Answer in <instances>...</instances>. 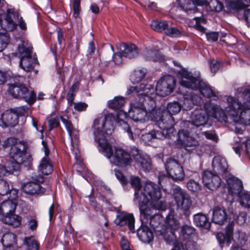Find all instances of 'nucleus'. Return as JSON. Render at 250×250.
Returning a JSON list of instances; mask_svg holds the SVG:
<instances>
[{
	"label": "nucleus",
	"instance_id": "obj_1",
	"mask_svg": "<svg viewBox=\"0 0 250 250\" xmlns=\"http://www.w3.org/2000/svg\"><path fill=\"white\" fill-rule=\"evenodd\" d=\"M98 144L100 151L110 160L111 164L120 167H125L131 164L132 160L126 151L120 147L113 149L106 140L103 138H98Z\"/></svg>",
	"mask_w": 250,
	"mask_h": 250
},
{
	"label": "nucleus",
	"instance_id": "obj_2",
	"mask_svg": "<svg viewBox=\"0 0 250 250\" xmlns=\"http://www.w3.org/2000/svg\"><path fill=\"white\" fill-rule=\"evenodd\" d=\"M228 106L226 109L228 115L233 117L236 122L244 125L250 124V105L243 104L238 99L231 96L227 98Z\"/></svg>",
	"mask_w": 250,
	"mask_h": 250
},
{
	"label": "nucleus",
	"instance_id": "obj_3",
	"mask_svg": "<svg viewBox=\"0 0 250 250\" xmlns=\"http://www.w3.org/2000/svg\"><path fill=\"white\" fill-rule=\"evenodd\" d=\"M9 155L12 159L9 162L11 165L9 168L17 171L20 168L21 164L29 165L32 160L31 155L27 153L25 145L21 142H19L18 144L12 146Z\"/></svg>",
	"mask_w": 250,
	"mask_h": 250
},
{
	"label": "nucleus",
	"instance_id": "obj_4",
	"mask_svg": "<svg viewBox=\"0 0 250 250\" xmlns=\"http://www.w3.org/2000/svg\"><path fill=\"white\" fill-rule=\"evenodd\" d=\"M118 119L120 118L115 117L113 114L108 113L104 118H98L94 120L93 125L94 129L93 133L95 141L97 143L98 138H103L105 139L103 130H104L106 134L111 133V131L114 129V124H117Z\"/></svg>",
	"mask_w": 250,
	"mask_h": 250
},
{
	"label": "nucleus",
	"instance_id": "obj_5",
	"mask_svg": "<svg viewBox=\"0 0 250 250\" xmlns=\"http://www.w3.org/2000/svg\"><path fill=\"white\" fill-rule=\"evenodd\" d=\"M17 21L22 31H26L27 25L21 17L19 14L11 9H8L7 14L3 16V18L0 20L1 28L6 31H12L17 27Z\"/></svg>",
	"mask_w": 250,
	"mask_h": 250
},
{
	"label": "nucleus",
	"instance_id": "obj_6",
	"mask_svg": "<svg viewBox=\"0 0 250 250\" xmlns=\"http://www.w3.org/2000/svg\"><path fill=\"white\" fill-rule=\"evenodd\" d=\"M144 190L150 197V205L154 208L158 210L165 208V203L161 200V190L157 184L151 182H146L145 184Z\"/></svg>",
	"mask_w": 250,
	"mask_h": 250
},
{
	"label": "nucleus",
	"instance_id": "obj_7",
	"mask_svg": "<svg viewBox=\"0 0 250 250\" xmlns=\"http://www.w3.org/2000/svg\"><path fill=\"white\" fill-rule=\"evenodd\" d=\"M9 92L15 98L24 99L29 104H32L36 100V95L33 91H29L24 84L14 83L9 85Z\"/></svg>",
	"mask_w": 250,
	"mask_h": 250
},
{
	"label": "nucleus",
	"instance_id": "obj_8",
	"mask_svg": "<svg viewBox=\"0 0 250 250\" xmlns=\"http://www.w3.org/2000/svg\"><path fill=\"white\" fill-rule=\"evenodd\" d=\"M152 120L156 122L158 126L162 130L171 129L174 125V118L167 111L153 110L151 113Z\"/></svg>",
	"mask_w": 250,
	"mask_h": 250
},
{
	"label": "nucleus",
	"instance_id": "obj_9",
	"mask_svg": "<svg viewBox=\"0 0 250 250\" xmlns=\"http://www.w3.org/2000/svg\"><path fill=\"white\" fill-rule=\"evenodd\" d=\"M176 85V80L170 76H165L158 82L156 87L157 94L162 97L167 96L171 94Z\"/></svg>",
	"mask_w": 250,
	"mask_h": 250
},
{
	"label": "nucleus",
	"instance_id": "obj_10",
	"mask_svg": "<svg viewBox=\"0 0 250 250\" xmlns=\"http://www.w3.org/2000/svg\"><path fill=\"white\" fill-rule=\"evenodd\" d=\"M167 174L174 180H181L184 177V172L181 165L175 160L169 158L165 164Z\"/></svg>",
	"mask_w": 250,
	"mask_h": 250
},
{
	"label": "nucleus",
	"instance_id": "obj_11",
	"mask_svg": "<svg viewBox=\"0 0 250 250\" xmlns=\"http://www.w3.org/2000/svg\"><path fill=\"white\" fill-rule=\"evenodd\" d=\"M202 181L207 188L213 191L220 187L221 179L215 173H214L210 170H205L202 175Z\"/></svg>",
	"mask_w": 250,
	"mask_h": 250
},
{
	"label": "nucleus",
	"instance_id": "obj_12",
	"mask_svg": "<svg viewBox=\"0 0 250 250\" xmlns=\"http://www.w3.org/2000/svg\"><path fill=\"white\" fill-rule=\"evenodd\" d=\"M131 153L136 164L145 171L151 168V159L149 156L141 153L136 147L131 148Z\"/></svg>",
	"mask_w": 250,
	"mask_h": 250
},
{
	"label": "nucleus",
	"instance_id": "obj_13",
	"mask_svg": "<svg viewBox=\"0 0 250 250\" xmlns=\"http://www.w3.org/2000/svg\"><path fill=\"white\" fill-rule=\"evenodd\" d=\"M129 117L134 122L144 123L148 120L147 113L143 105L132 104L128 112Z\"/></svg>",
	"mask_w": 250,
	"mask_h": 250
},
{
	"label": "nucleus",
	"instance_id": "obj_14",
	"mask_svg": "<svg viewBox=\"0 0 250 250\" xmlns=\"http://www.w3.org/2000/svg\"><path fill=\"white\" fill-rule=\"evenodd\" d=\"M234 224L229 223L225 228V232H218L216 237L220 246L223 248L224 245L229 246L231 243L233 233Z\"/></svg>",
	"mask_w": 250,
	"mask_h": 250
},
{
	"label": "nucleus",
	"instance_id": "obj_15",
	"mask_svg": "<svg viewBox=\"0 0 250 250\" xmlns=\"http://www.w3.org/2000/svg\"><path fill=\"white\" fill-rule=\"evenodd\" d=\"M134 202L139 204L140 211V220L142 223L147 224L149 219L154 215L152 210L157 209L154 208L150 205V203L148 204L149 201L147 198L146 202H139L138 201H134Z\"/></svg>",
	"mask_w": 250,
	"mask_h": 250
},
{
	"label": "nucleus",
	"instance_id": "obj_16",
	"mask_svg": "<svg viewBox=\"0 0 250 250\" xmlns=\"http://www.w3.org/2000/svg\"><path fill=\"white\" fill-rule=\"evenodd\" d=\"M34 181L30 182L25 184L22 187L23 191L28 194H38L41 192V186L38 183H42L43 181V177L42 176L35 175L32 177Z\"/></svg>",
	"mask_w": 250,
	"mask_h": 250
},
{
	"label": "nucleus",
	"instance_id": "obj_17",
	"mask_svg": "<svg viewBox=\"0 0 250 250\" xmlns=\"http://www.w3.org/2000/svg\"><path fill=\"white\" fill-rule=\"evenodd\" d=\"M43 151L45 153V156L42 159L39 168L42 174L49 175L53 171V166L48 156L49 154V149L46 143L44 141H42Z\"/></svg>",
	"mask_w": 250,
	"mask_h": 250
},
{
	"label": "nucleus",
	"instance_id": "obj_18",
	"mask_svg": "<svg viewBox=\"0 0 250 250\" xmlns=\"http://www.w3.org/2000/svg\"><path fill=\"white\" fill-rule=\"evenodd\" d=\"M190 118L191 121H188V123L191 122L196 126L205 125L208 120L206 112L203 109L197 107L191 112Z\"/></svg>",
	"mask_w": 250,
	"mask_h": 250
},
{
	"label": "nucleus",
	"instance_id": "obj_19",
	"mask_svg": "<svg viewBox=\"0 0 250 250\" xmlns=\"http://www.w3.org/2000/svg\"><path fill=\"white\" fill-rule=\"evenodd\" d=\"M18 123V116L12 111H6L0 119V126L3 128L14 127Z\"/></svg>",
	"mask_w": 250,
	"mask_h": 250
},
{
	"label": "nucleus",
	"instance_id": "obj_20",
	"mask_svg": "<svg viewBox=\"0 0 250 250\" xmlns=\"http://www.w3.org/2000/svg\"><path fill=\"white\" fill-rule=\"evenodd\" d=\"M130 183L135 190L134 201H138L139 202H146V195L141 191L142 186L140 178L132 176L130 177Z\"/></svg>",
	"mask_w": 250,
	"mask_h": 250
},
{
	"label": "nucleus",
	"instance_id": "obj_21",
	"mask_svg": "<svg viewBox=\"0 0 250 250\" xmlns=\"http://www.w3.org/2000/svg\"><path fill=\"white\" fill-rule=\"evenodd\" d=\"M154 92V88L151 84L144 83H141L135 86H130L128 90V94L135 92L139 96H146L148 97Z\"/></svg>",
	"mask_w": 250,
	"mask_h": 250
},
{
	"label": "nucleus",
	"instance_id": "obj_22",
	"mask_svg": "<svg viewBox=\"0 0 250 250\" xmlns=\"http://www.w3.org/2000/svg\"><path fill=\"white\" fill-rule=\"evenodd\" d=\"M193 90H198L200 93L204 97L212 99L213 100L216 101L218 97L215 92L212 89L209 84L205 82H200L196 87Z\"/></svg>",
	"mask_w": 250,
	"mask_h": 250
},
{
	"label": "nucleus",
	"instance_id": "obj_23",
	"mask_svg": "<svg viewBox=\"0 0 250 250\" xmlns=\"http://www.w3.org/2000/svg\"><path fill=\"white\" fill-rule=\"evenodd\" d=\"M116 225L120 226L127 225L129 230L133 233L135 232V219L131 214H120L115 220Z\"/></svg>",
	"mask_w": 250,
	"mask_h": 250
},
{
	"label": "nucleus",
	"instance_id": "obj_24",
	"mask_svg": "<svg viewBox=\"0 0 250 250\" xmlns=\"http://www.w3.org/2000/svg\"><path fill=\"white\" fill-rule=\"evenodd\" d=\"M227 183L229 192L232 196L236 195L238 196L243 192V183L239 179L232 177L229 179Z\"/></svg>",
	"mask_w": 250,
	"mask_h": 250
},
{
	"label": "nucleus",
	"instance_id": "obj_25",
	"mask_svg": "<svg viewBox=\"0 0 250 250\" xmlns=\"http://www.w3.org/2000/svg\"><path fill=\"white\" fill-rule=\"evenodd\" d=\"M212 167L213 171L217 174H223L228 172V165L224 158L214 157L212 161Z\"/></svg>",
	"mask_w": 250,
	"mask_h": 250
},
{
	"label": "nucleus",
	"instance_id": "obj_26",
	"mask_svg": "<svg viewBox=\"0 0 250 250\" xmlns=\"http://www.w3.org/2000/svg\"><path fill=\"white\" fill-rule=\"evenodd\" d=\"M228 217L225 209L215 207L213 209L211 221L215 224L221 225L227 221Z\"/></svg>",
	"mask_w": 250,
	"mask_h": 250
},
{
	"label": "nucleus",
	"instance_id": "obj_27",
	"mask_svg": "<svg viewBox=\"0 0 250 250\" xmlns=\"http://www.w3.org/2000/svg\"><path fill=\"white\" fill-rule=\"evenodd\" d=\"M146 224L142 223L141 226L137 229V235L142 242L148 243L153 240V234Z\"/></svg>",
	"mask_w": 250,
	"mask_h": 250
},
{
	"label": "nucleus",
	"instance_id": "obj_28",
	"mask_svg": "<svg viewBox=\"0 0 250 250\" xmlns=\"http://www.w3.org/2000/svg\"><path fill=\"white\" fill-rule=\"evenodd\" d=\"M32 47L27 41H22L18 47L16 55L21 59L30 57L32 54Z\"/></svg>",
	"mask_w": 250,
	"mask_h": 250
},
{
	"label": "nucleus",
	"instance_id": "obj_29",
	"mask_svg": "<svg viewBox=\"0 0 250 250\" xmlns=\"http://www.w3.org/2000/svg\"><path fill=\"white\" fill-rule=\"evenodd\" d=\"M123 53V56L125 58L129 59L136 57L138 55V51L137 47L134 44L122 43L121 45V49Z\"/></svg>",
	"mask_w": 250,
	"mask_h": 250
},
{
	"label": "nucleus",
	"instance_id": "obj_30",
	"mask_svg": "<svg viewBox=\"0 0 250 250\" xmlns=\"http://www.w3.org/2000/svg\"><path fill=\"white\" fill-rule=\"evenodd\" d=\"M193 221L197 227H201L206 229H209L211 227V222L209 221V218L202 213L194 215Z\"/></svg>",
	"mask_w": 250,
	"mask_h": 250
},
{
	"label": "nucleus",
	"instance_id": "obj_31",
	"mask_svg": "<svg viewBox=\"0 0 250 250\" xmlns=\"http://www.w3.org/2000/svg\"><path fill=\"white\" fill-rule=\"evenodd\" d=\"M17 207L16 203L11 200L3 201L0 205V214L4 216L14 213Z\"/></svg>",
	"mask_w": 250,
	"mask_h": 250
},
{
	"label": "nucleus",
	"instance_id": "obj_32",
	"mask_svg": "<svg viewBox=\"0 0 250 250\" xmlns=\"http://www.w3.org/2000/svg\"><path fill=\"white\" fill-rule=\"evenodd\" d=\"M197 238L196 229L188 225V250H200L195 240Z\"/></svg>",
	"mask_w": 250,
	"mask_h": 250
},
{
	"label": "nucleus",
	"instance_id": "obj_33",
	"mask_svg": "<svg viewBox=\"0 0 250 250\" xmlns=\"http://www.w3.org/2000/svg\"><path fill=\"white\" fill-rule=\"evenodd\" d=\"M203 81L198 70H191L188 71V89L196 87L200 82Z\"/></svg>",
	"mask_w": 250,
	"mask_h": 250
},
{
	"label": "nucleus",
	"instance_id": "obj_34",
	"mask_svg": "<svg viewBox=\"0 0 250 250\" xmlns=\"http://www.w3.org/2000/svg\"><path fill=\"white\" fill-rule=\"evenodd\" d=\"M3 222L14 228H17L21 224V217L14 213L6 215L2 218Z\"/></svg>",
	"mask_w": 250,
	"mask_h": 250
},
{
	"label": "nucleus",
	"instance_id": "obj_35",
	"mask_svg": "<svg viewBox=\"0 0 250 250\" xmlns=\"http://www.w3.org/2000/svg\"><path fill=\"white\" fill-rule=\"evenodd\" d=\"M39 244L33 237L24 238L21 250H39Z\"/></svg>",
	"mask_w": 250,
	"mask_h": 250
},
{
	"label": "nucleus",
	"instance_id": "obj_36",
	"mask_svg": "<svg viewBox=\"0 0 250 250\" xmlns=\"http://www.w3.org/2000/svg\"><path fill=\"white\" fill-rule=\"evenodd\" d=\"M238 97L243 104L250 105V85L238 89Z\"/></svg>",
	"mask_w": 250,
	"mask_h": 250
},
{
	"label": "nucleus",
	"instance_id": "obj_37",
	"mask_svg": "<svg viewBox=\"0 0 250 250\" xmlns=\"http://www.w3.org/2000/svg\"><path fill=\"white\" fill-rule=\"evenodd\" d=\"M246 1L247 0H228L225 1V3L227 7L229 10L238 11L248 6L247 4L244 2Z\"/></svg>",
	"mask_w": 250,
	"mask_h": 250
},
{
	"label": "nucleus",
	"instance_id": "obj_38",
	"mask_svg": "<svg viewBox=\"0 0 250 250\" xmlns=\"http://www.w3.org/2000/svg\"><path fill=\"white\" fill-rule=\"evenodd\" d=\"M70 149L75 155V158L76 159V163L74 164L73 168V169L77 170L78 172H80L81 170L83 169L84 166L81 157L78 145L74 148H72L71 146Z\"/></svg>",
	"mask_w": 250,
	"mask_h": 250
},
{
	"label": "nucleus",
	"instance_id": "obj_39",
	"mask_svg": "<svg viewBox=\"0 0 250 250\" xmlns=\"http://www.w3.org/2000/svg\"><path fill=\"white\" fill-rule=\"evenodd\" d=\"M37 59L32 57V56L20 59V66L26 71H30L34 68V65L36 63Z\"/></svg>",
	"mask_w": 250,
	"mask_h": 250
},
{
	"label": "nucleus",
	"instance_id": "obj_40",
	"mask_svg": "<svg viewBox=\"0 0 250 250\" xmlns=\"http://www.w3.org/2000/svg\"><path fill=\"white\" fill-rule=\"evenodd\" d=\"M163 137H164V134L161 131L152 130L147 133L143 134L141 138L143 141L146 144L149 143L153 139H161Z\"/></svg>",
	"mask_w": 250,
	"mask_h": 250
},
{
	"label": "nucleus",
	"instance_id": "obj_41",
	"mask_svg": "<svg viewBox=\"0 0 250 250\" xmlns=\"http://www.w3.org/2000/svg\"><path fill=\"white\" fill-rule=\"evenodd\" d=\"M177 145L181 148H184L187 150L188 146V131L184 129H181L178 133Z\"/></svg>",
	"mask_w": 250,
	"mask_h": 250
},
{
	"label": "nucleus",
	"instance_id": "obj_42",
	"mask_svg": "<svg viewBox=\"0 0 250 250\" xmlns=\"http://www.w3.org/2000/svg\"><path fill=\"white\" fill-rule=\"evenodd\" d=\"M166 224L167 228L166 230L168 232L170 230L174 232L179 228V223L177 220L174 218L173 214L171 212L169 213L166 217Z\"/></svg>",
	"mask_w": 250,
	"mask_h": 250
},
{
	"label": "nucleus",
	"instance_id": "obj_43",
	"mask_svg": "<svg viewBox=\"0 0 250 250\" xmlns=\"http://www.w3.org/2000/svg\"><path fill=\"white\" fill-rule=\"evenodd\" d=\"M1 242L3 246L17 245V236L13 233H5L2 236Z\"/></svg>",
	"mask_w": 250,
	"mask_h": 250
},
{
	"label": "nucleus",
	"instance_id": "obj_44",
	"mask_svg": "<svg viewBox=\"0 0 250 250\" xmlns=\"http://www.w3.org/2000/svg\"><path fill=\"white\" fill-rule=\"evenodd\" d=\"M177 77L179 83L183 88H188V71L186 69L182 68L177 73Z\"/></svg>",
	"mask_w": 250,
	"mask_h": 250
},
{
	"label": "nucleus",
	"instance_id": "obj_45",
	"mask_svg": "<svg viewBox=\"0 0 250 250\" xmlns=\"http://www.w3.org/2000/svg\"><path fill=\"white\" fill-rule=\"evenodd\" d=\"M218 106L219 105L210 102H206L204 104L203 110L206 112L208 119L209 117H213L214 116L216 111L218 109Z\"/></svg>",
	"mask_w": 250,
	"mask_h": 250
},
{
	"label": "nucleus",
	"instance_id": "obj_46",
	"mask_svg": "<svg viewBox=\"0 0 250 250\" xmlns=\"http://www.w3.org/2000/svg\"><path fill=\"white\" fill-rule=\"evenodd\" d=\"M150 26L153 30L157 32L164 31L165 33L166 29L168 26V23L166 21L156 20L152 21Z\"/></svg>",
	"mask_w": 250,
	"mask_h": 250
},
{
	"label": "nucleus",
	"instance_id": "obj_47",
	"mask_svg": "<svg viewBox=\"0 0 250 250\" xmlns=\"http://www.w3.org/2000/svg\"><path fill=\"white\" fill-rule=\"evenodd\" d=\"M125 104V99L123 97H115L113 100L108 101V104L110 108L119 109Z\"/></svg>",
	"mask_w": 250,
	"mask_h": 250
},
{
	"label": "nucleus",
	"instance_id": "obj_48",
	"mask_svg": "<svg viewBox=\"0 0 250 250\" xmlns=\"http://www.w3.org/2000/svg\"><path fill=\"white\" fill-rule=\"evenodd\" d=\"M202 103L203 100L199 95L192 93L188 95V110L193 108L190 104L200 106Z\"/></svg>",
	"mask_w": 250,
	"mask_h": 250
},
{
	"label": "nucleus",
	"instance_id": "obj_49",
	"mask_svg": "<svg viewBox=\"0 0 250 250\" xmlns=\"http://www.w3.org/2000/svg\"><path fill=\"white\" fill-rule=\"evenodd\" d=\"M70 140H71V145L72 148H74L78 145L79 141V131L76 128H73L72 130H70L68 132Z\"/></svg>",
	"mask_w": 250,
	"mask_h": 250
},
{
	"label": "nucleus",
	"instance_id": "obj_50",
	"mask_svg": "<svg viewBox=\"0 0 250 250\" xmlns=\"http://www.w3.org/2000/svg\"><path fill=\"white\" fill-rule=\"evenodd\" d=\"M145 56L148 61H158L162 59V56L157 50H148L145 53Z\"/></svg>",
	"mask_w": 250,
	"mask_h": 250
},
{
	"label": "nucleus",
	"instance_id": "obj_51",
	"mask_svg": "<svg viewBox=\"0 0 250 250\" xmlns=\"http://www.w3.org/2000/svg\"><path fill=\"white\" fill-rule=\"evenodd\" d=\"M146 72L142 70H135L130 77L133 83H139L145 77Z\"/></svg>",
	"mask_w": 250,
	"mask_h": 250
},
{
	"label": "nucleus",
	"instance_id": "obj_52",
	"mask_svg": "<svg viewBox=\"0 0 250 250\" xmlns=\"http://www.w3.org/2000/svg\"><path fill=\"white\" fill-rule=\"evenodd\" d=\"M181 109V105L177 102L168 103L167 105V112L172 116L180 112Z\"/></svg>",
	"mask_w": 250,
	"mask_h": 250
},
{
	"label": "nucleus",
	"instance_id": "obj_53",
	"mask_svg": "<svg viewBox=\"0 0 250 250\" xmlns=\"http://www.w3.org/2000/svg\"><path fill=\"white\" fill-rule=\"evenodd\" d=\"M117 124L119 126H121V128L123 129H124L125 131L127 132L129 138L131 139H134L133 133L132 132L130 126H129L128 124L125 121L122 119H118L117 121Z\"/></svg>",
	"mask_w": 250,
	"mask_h": 250
},
{
	"label": "nucleus",
	"instance_id": "obj_54",
	"mask_svg": "<svg viewBox=\"0 0 250 250\" xmlns=\"http://www.w3.org/2000/svg\"><path fill=\"white\" fill-rule=\"evenodd\" d=\"M9 41L10 36L7 33L0 32V52L6 47Z\"/></svg>",
	"mask_w": 250,
	"mask_h": 250
},
{
	"label": "nucleus",
	"instance_id": "obj_55",
	"mask_svg": "<svg viewBox=\"0 0 250 250\" xmlns=\"http://www.w3.org/2000/svg\"><path fill=\"white\" fill-rule=\"evenodd\" d=\"M238 197L242 206L250 208V194L247 192L243 191Z\"/></svg>",
	"mask_w": 250,
	"mask_h": 250
},
{
	"label": "nucleus",
	"instance_id": "obj_56",
	"mask_svg": "<svg viewBox=\"0 0 250 250\" xmlns=\"http://www.w3.org/2000/svg\"><path fill=\"white\" fill-rule=\"evenodd\" d=\"M215 115L213 118L216 119L220 122H227L228 120V116L225 111L219 105L218 109L216 111Z\"/></svg>",
	"mask_w": 250,
	"mask_h": 250
},
{
	"label": "nucleus",
	"instance_id": "obj_57",
	"mask_svg": "<svg viewBox=\"0 0 250 250\" xmlns=\"http://www.w3.org/2000/svg\"><path fill=\"white\" fill-rule=\"evenodd\" d=\"M162 220L161 217L156 214H154L152 217L150 218L148 220L149 225L156 231H159L157 228L161 225V221Z\"/></svg>",
	"mask_w": 250,
	"mask_h": 250
},
{
	"label": "nucleus",
	"instance_id": "obj_58",
	"mask_svg": "<svg viewBox=\"0 0 250 250\" xmlns=\"http://www.w3.org/2000/svg\"><path fill=\"white\" fill-rule=\"evenodd\" d=\"M161 234L163 236L164 239L168 244H174L175 243L176 236L173 230H170V231L169 230L167 232L166 230L165 232H161Z\"/></svg>",
	"mask_w": 250,
	"mask_h": 250
},
{
	"label": "nucleus",
	"instance_id": "obj_59",
	"mask_svg": "<svg viewBox=\"0 0 250 250\" xmlns=\"http://www.w3.org/2000/svg\"><path fill=\"white\" fill-rule=\"evenodd\" d=\"M9 191V183L5 180L0 179V195H7Z\"/></svg>",
	"mask_w": 250,
	"mask_h": 250
},
{
	"label": "nucleus",
	"instance_id": "obj_60",
	"mask_svg": "<svg viewBox=\"0 0 250 250\" xmlns=\"http://www.w3.org/2000/svg\"><path fill=\"white\" fill-rule=\"evenodd\" d=\"M165 34L172 37H176L181 35V32L177 28L169 27L168 25L166 29Z\"/></svg>",
	"mask_w": 250,
	"mask_h": 250
},
{
	"label": "nucleus",
	"instance_id": "obj_61",
	"mask_svg": "<svg viewBox=\"0 0 250 250\" xmlns=\"http://www.w3.org/2000/svg\"><path fill=\"white\" fill-rule=\"evenodd\" d=\"M81 0H73L72 2L73 17L77 18L79 17L80 12L81 11Z\"/></svg>",
	"mask_w": 250,
	"mask_h": 250
},
{
	"label": "nucleus",
	"instance_id": "obj_62",
	"mask_svg": "<svg viewBox=\"0 0 250 250\" xmlns=\"http://www.w3.org/2000/svg\"><path fill=\"white\" fill-rule=\"evenodd\" d=\"M18 140L15 137H9L5 140L2 144V147L4 148L8 147H12L18 144Z\"/></svg>",
	"mask_w": 250,
	"mask_h": 250
},
{
	"label": "nucleus",
	"instance_id": "obj_63",
	"mask_svg": "<svg viewBox=\"0 0 250 250\" xmlns=\"http://www.w3.org/2000/svg\"><path fill=\"white\" fill-rule=\"evenodd\" d=\"M201 186L198 181L190 179L188 180V190L191 191H197L200 189Z\"/></svg>",
	"mask_w": 250,
	"mask_h": 250
},
{
	"label": "nucleus",
	"instance_id": "obj_64",
	"mask_svg": "<svg viewBox=\"0 0 250 250\" xmlns=\"http://www.w3.org/2000/svg\"><path fill=\"white\" fill-rule=\"evenodd\" d=\"M207 41L210 42L217 41L219 35L218 32L209 31L205 33Z\"/></svg>",
	"mask_w": 250,
	"mask_h": 250
}]
</instances>
